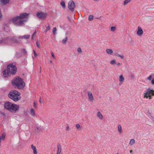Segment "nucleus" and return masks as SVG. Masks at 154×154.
Wrapping results in <instances>:
<instances>
[{
	"instance_id": "nucleus-26",
	"label": "nucleus",
	"mask_w": 154,
	"mask_h": 154,
	"mask_svg": "<svg viewBox=\"0 0 154 154\" xmlns=\"http://www.w3.org/2000/svg\"><path fill=\"white\" fill-rule=\"evenodd\" d=\"M131 0H125L124 1L123 5H125L127 4L128 3H129Z\"/></svg>"
},
{
	"instance_id": "nucleus-40",
	"label": "nucleus",
	"mask_w": 154,
	"mask_h": 154,
	"mask_svg": "<svg viewBox=\"0 0 154 154\" xmlns=\"http://www.w3.org/2000/svg\"><path fill=\"white\" fill-rule=\"evenodd\" d=\"M152 76L150 75L148 77V78H147V79L149 80H150L152 79Z\"/></svg>"
},
{
	"instance_id": "nucleus-46",
	"label": "nucleus",
	"mask_w": 154,
	"mask_h": 154,
	"mask_svg": "<svg viewBox=\"0 0 154 154\" xmlns=\"http://www.w3.org/2000/svg\"><path fill=\"white\" fill-rule=\"evenodd\" d=\"M151 96H152V95H149V96H148V97H149V99H151V98H151Z\"/></svg>"
},
{
	"instance_id": "nucleus-31",
	"label": "nucleus",
	"mask_w": 154,
	"mask_h": 154,
	"mask_svg": "<svg viewBox=\"0 0 154 154\" xmlns=\"http://www.w3.org/2000/svg\"><path fill=\"white\" fill-rule=\"evenodd\" d=\"M36 32L35 31L33 33L32 35V39H34L35 38V35L36 34Z\"/></svg>"
},
{
	"instance_id": "nucleus-23",
	"label": "nucleus",
	"mask_w": 154,
	"mask_h": 154,
	"mask_svg": "<svg viewBox=\"0 0 154 154\" xmlns=\"http://www.w3.org/2000/svg\"><path fill=\"white\" fill-rule=\"evenodd\" d=\"M30 112L32 116H34L35 115L34 110L33 109H31L30 110Z\"/></svg>"
},
{
	"instance_id": "nucleus-27",
	"label": "nucleus",
	"mask_w": 154,
	"mask_h": 154,
	"mask_svg": "<svg viewBox=\"0 0 154 154\" xmlns=\"http://www.w3.org/2000/svg\"><path fill=\"white\" fill-rule=\"evenodd\" d=\"M118 131L120 133H121L122 132V127L120 125H119L118 127Z\"/></svg>"
},
{
	"instance_id": "nucleus-17",
	"label": "nucleus",
	"mask_w": 154,
	"mask_h": 154,
	"mask_svg": "<svg viewBox=\"0 0 154 154\" xmlns=\"http://www.w3.org/2000/svg\"><path fill=\"white\" fill-rule=\"evenodd\" d=\"M97 116L100 119H103V116L102 114L100 112H98L97 113Z\"/></svg>"
},
{
	"instance_id": "nucleus-49",
	"label": "nucleus",
	"mask_w": 154,
	"mask_h": 154,
	"mask_svg": "<svg viewBox=\"0 0 154 154\" xmlns=\"http://www.w3.org/2000/svg\"><path fill=\"white\" fill-rule=\"evenodd\" d=\"M67 17H68V19H69V20H70V17L69 16H68Z\"/></svg>"
},
{
	"instance_id": "nucleus-13",
	"label": "nucleus",
	"mask_w": 154,
	"mask_h": 154,
	"mask_svg": "<svg viewBox=\"0 0 154 154\" xmlns=\"http://www.w3.org/2000/svg\"><path fill=\"white\" fill-rule=\"evenodd\" d=\"M88 94L89 99L91 101H92L94 99L93 97L91 92L88 91Z\"/></svg>"
},
{
	"instance_id": "nucleus-20",
	"label": "nucleus",
	"mask_w": 154,
	"mask_h": 154,
	"mask_svg": "<svg viewBox=\"0 0 154 154\" xmlns=\"http://www.w3.org/2000/svg\"><path fill=\"white\" fill-rule=\"evenodd\" d=\"M5 134L4 133H3L2 134V135L0 136V143H1V140H4L5 138Z\"/></svg>"
},
{
	"instance_id": "nucleus-29",
	"label": "nucleus",
	"mask_w": 154,
	"mask_h": 154,
	"mask_svg": "<svg viewBox=\"0 0 154 154\" xmlns=\"http://www.w3.org/2000/svg\"><path fill=\"white\" fill-rule=\"evenodd\" d=\"M115 55L119 57H120V58L121 59H124V56H122V55H121L119 54H115Z\"/></svg>"
},
{
	"instance_id": "nucleus-2",
	"label": "nucleus",
	"mask_w": 154,
	"mask_h": 154,
	"mask_svg": "<svg viewBox=\"0 0 154 154\" xmlns=\"http://www.w3.org/2000/svg\"><path fill=\"white\" fill-rule=\"evenodd\" d=\"M4 107L5 109L11 112H15L19 109V105L9 102L5 103Z\"/></svg>"
},
{
	"instance_id": "nucleus-22",
	"label": "nucleus",
	"mask_w": 154,
	"mask_h": 154,
	"mask_svg": "<svg viewBox=\"0 0 154 154\" xmlns=\"http://www.w3.org/2000/svg\"><path fill=\"white\" fill-rule=\"evenodd\" d=\"M135 143V141L134 139H131L130 142L129 144L131 146L133 145Z\"/></svg>"
},
{
	"instance_id": "nucleus-55",
	"label": "nucleus",
	"mask_w": 154,
	"mask_h": 154,
	"mask_svg": "<svg viewBox=\"0 0 154 154\" xmlns=\"http://www.w3.org/2000/svg\"><path fill=\"white\" fill-rule=\"evenodd\" d=\"M153 120V122H154V119H153V120Z\"/></svg>"
},
{
	"instance_id": "nucleus-8",
	"label": "nucleus",
	"mask_w": 154,
	"mask_h": 154,
	"mask_svg": "<svg viewBox=\"0 0 154 154\" xmlns=\"http://www.w3.org/2000/svg\"><path fill=\"white\" fill-rule=\"evenodd\" d=\"M37 17L41 19H45L47 16V14L41 12H38L36 14Z\"/></svg>"
},
{
	"instance_id": "nucleus-51",
	"label": "nucleus",
	"mask_w": 154,
	"mask_h": 154,
	"mask_svg": "<svg viewBox=\"0 0 154 154\" xmlns=\"http://www.w3.org/2000/svg\"><path fill=\"white\" fill-rule=\"evenodd\" d=\"M34 106H35V102L34 103Z\"/></svg>"
},
{
	"instance_id": "nucleus-19",
	"label": "nucleus",
	"mask_w": 154,
	"mask_h": 154,
	"mask_svg": "<svg viewBox=\"0 0 154 154\" xmlns=\"http://www.w3.org/2000/svg\"><path fill=\"white\" fill-rule=\"evenodd\" d=\"M106 51L107 53L111 55L113 53V51L110 49H107Z\"/></svg>"
},
{
	"instance_id": "nucleus-39",
	"label": "nucleus",
	"mask_w": 154,
	"mask_h": 154,
	"mask_svg": "<svg viewBox=\"0 0 154 154\" xmlns=\"http://www.w3.org/2000/svg\"><path fill=\"white\" fill-rule=\"evenodd\" d=\"M50 29V27L49 26H48L46 28V30L45 31V32H47V31H48Z\"/></svg>"
},
{
	"instance_id": "nucleus-15",
	"label": "nucleus",
	"mask_w": 154,
	"mask_h": 154,
	"mask_svg": "<svg viewBox=\"0 0 154 154\" xmlns=\"http://www.w3.org/2000/svg\"><path fill=\"white\" fill-rule=\"evenodd\" d=\"M58 151L57 154H60L61 151V146L60 144L57 145Z\"/></svg>"
},
{
	"instance_id": "nucleus-3",
	"label": "nucleus",
	"mask_w": 154,
	"mask_h": 154,
	"mask_svg": "<svg viewBox=\"0 0 154 154\" xmlns=\"http://www.w3.org/2000/svg\"><path fill=\"white\" fill-rule=\"evenodd\" d=\"M20 93L16 90H12L8 94V96L9 98L14 101H17L20 99Z\"/></svg>"
},
{
	"instance_id": "nucleus-16",
	"label": "nucleus",
	"mask_w": 154,
	"mask_h": 154,
	"mask_svg": "<svg viewBox=\"0 0 154 154\" xmlns=\"http://www.w3.org/2000/svg\"><path fill=\"white\" fill-rule=\"evenodd\" d=\"M31 148L33 150V154H38L35 146H34L33 145H32Z\"/></svg>"
},
{
	"instance_id": "nucleus-57",
	"label": "nucleus",
	"mask_w": 154,
	"mask_h": 154,
	"mask_svg": "<svg viewBox=\"0 0 154 154\" xmlns=\"http://www.w3.org/2000/svg\"><path fill=\"white\" fill-rule=\"evenodd\" d=\"M116 154H119V153H117Z\"/></svg>"
},
{
	"instance_id": "nucleus-54",
	"label": "nucleus",
	"mask_w": 154,
	"mask_h": 154,
	"mask_svg": "<svg viewBox=\"0 0 154 154\" xmlns=\"http://www.w3.org/2000/svg\"><path fill=\"white\" fill-rule=\"evenodd\" d=\"M41 71V67H40V72Z\"/></svg>"
},
{
	"instance_id": "nucleus-53",
	"label": "nucleus",
	"mask_w": 154,
	"mask_h": 154,
	"mask_svg": "<svg viewBox=\"0 0 154 154\" xmlns=\"http://www.w3.org/2000/svg\"><path fill=\"white\" fill-rule=\"evenodd\" d=\"M50 63H52V61L51 60H50Z\"/></svg>"
},
{
	"instance_id": "nucleus-35",
	"label": "nucleus",
	"mask_w": 154,
	"mask_h": 154,
	"mask_svg": "<svg viewBox=\"0 0 154 154\" xmlns=\"http://www.w3.org/2000/svg\"><path fill=\"white\" fill-rule=\"evenodd\" d=\"M77 51L78 53H82V51L81 48L79 47L77 49Z\"/></svg>"
},
{
	"instance_id": "nucleus-4",
	"label": "nucleus",
	"mask_w": 154,
	"mask_h": 154,
	"mask_svg": "<svg viewBox=\"0 0 154 154\" xmlns=\"http://www.w3.org/2000/svg\"><path fill=\"white\" fill-rule=\"evenodd\" d=\"M7 69L11 74L14 75L17 72V68L15 65L11 63L7 66Z\"/></svg>"
},
{
	"instance_id": "nucleus-50",
	"label": "nucleus",
	"mask_w": 154,
	"mask_h": 154,
	"mask_svg": "<svg viewBox=\"0 0 154 154\" xmlns=\"http://www.w3.org/2000/svg\"><path fill=\"white\" fill-rule=\"evenodd\" d=\"M132 150H130V153H132Z\"/></svg>"
},
{
	"instance_id": "nucleus-42",
	"label": "nucleus",
	"mask_w": 154,
	"mask_h": 154,
	"mask_svg": "<svg viewBox=\"0 0 154 154\" xmlns=\"http://www.w3.org/2000/svg\"><path fill=\"white\" fill-rule=\"evenodd\" d=\"M51 56H52L54 58H55V56H54V54H53V53L52 52H51Z\"/></svg>"
},
{
	"instance_id": "nucleus-32",
	"label": "nucleus",
	"mask_w": 154,
	"mask_h": 154,
	"mask_svg": "<svg viewBox=\"0 0 154 154\" xmlns=\"http://www.w3.org/2000/svg\"><path fill=\"white\" fill-rule=\"evenodd\" d=\"M57 31V29L56 27H54L53 29V34L55 35L56 33V32Z\"/></svg>"
},
{
	"instance_id": "nucleus-38",
	"label": "nucleus",
	"mask_w": 154,
	"mask_h": 154,
	"mask_svg": "<svg viewBox=\"0 0 154 154\" xmlns=\"http://www.w3.org/2000/svg\"><path fill=\"white\" fill-rule=\"evenodd\" d=\"M129 77L132 79H134V75L132 73L129 76Z\"/></svg>"
},
{
	"instance_id": "nucleus-47",
	"label": "nucleus",
	"mask_w": 154,
	"mask_h": 154,
	"mask_svg": "<svg viewBox=\"0 0 154 154\" xmlns=\"http://www.w3.org/2000/svg\"><path fill=\"white\" fill-rule=\"evenodd\" d=\"M66 129L69 131V127L68 126L66 127Z\"/></svg>"
},
{
	"instance_id": "nucleus-52",
	"label": "nucleus",
	"mask_w": 154,
	"mask_h": 154,
	"mask_svg": "<svg viewBox=\"0 0 154 154\" xmlns=\"http://www.w3.org/2000/svg\"><path fill=\"white\" fill-rule=\"evenodd\" d=\"M122 82H120L119 83V85H121V84H122Z\"/></svg>"
},
{
	"instance_id": "nucleus-12",
	"label": "nucleus",
	"mask_w": 154,
	"mask_h": 154,
	"mask_svg": "<svg viewBox=\"0 0 154 154\" xmlns=\"http://www.w3.org/2000/svg\"><path fill=\"white\" fill-rule=\"evenodd\" d=\"M3 76L5 77H8L9 75L11 74L7 69H5L3 72Z\"/></svg>"
},
{
	"instance_id": "nucleus-30",
	"label": "nucleus",
	"mask_w": 154,
	"mask_h": 154,
	"mask_svg": "<svg viewBox=\"0 0 154 154\" xmlns=\"http://www.w3.org/2000/svg\"><path fill=\"white\" fill-rule=\"evenodd\" d=\"M76 128L78 129V130H80L81 129V128L80 127V125L79 124H77L76 125Z\"/></svg>"
},
{
	"instance_id": "nucleus-24",
	"label": "nucleus",
	"mask_w": 154,
	"mask_h": 154,
	"mask_svg": "<svg viewBox=\"0 0 154 154\" xmlns=\"http://www.w3.org/2000/svg\"><path fill=\"white\" fill-rule=\"evenodd\" d=\"M60 4L63 8H65L66 5L64 1H62L60 2Z\"/></svg>"
},
{
	"instance_id": "nucleus-56",
	"label": "nucleus",
	"mask_w": 154,
	"mask_h": 154,
	"mask_svg": "<svg viewBox=\"0 0 154 154\" xmlns=\"http://www.w3.org/2000/svg\"><path fill=\"white\" fill-rule=\"evenodd\" d=\"M1 143H0V146H1Z\"/></svg>"
},
{
	"instance_id": "nucleus-43",
	"label": "nucleus",
	"mask_w": 154,
	"mask_h": 154,
	"mask_svg": "<svg viewBox=\"0 0 154 154\" xmlns=\"http://www.w3.org/2000/svg\"><path fill=\"white\" fill-rule=\"evenodd\" d=\"M39 102L40 103H43V102L42 100L41 97H40L39 100Z\"/></svg>"
},
{
	"instance_id": "nucleus-11",
	"label": "nucleus",
	"mask_w": 154,
	"mask_h": 154,
	"mask_svg": "<svg viewBox=\"0 0 154 154\" xmlns=\"http://www.w3.org/2000/svg\"><path fill=\"white\" fill-rule=\"evenodd\" d=\"M137 29V34L139 36H141L143 35V32L142 29L140 27L138 26Z\"/></svg>"
},
{
	"instance_id": "nucleus-28",
	"label": "nucleus",
	"mask_w": 154,
	"mask_h": 154,
	"mask_svg": "<svg viewBox=\"0 0 154 154\" xmlns=\"http://www.w3.org/2000/svg\"><path fill=\"white\" fill-rule=\"evenodd\" d=\"M94 17L92 15H90L88 17V20L90 21H92Z\"/></svg>"
},
{
	"instance_id": "nucleus-1",
	"label": "nucleus",
	"mask_w": 154,
	"mask_h": 154,
	"mask_svg": "<svg viewBox=\"0 0 154 154\" xmlns=\"http://www.w3.org/2000/svg\"><path fill=\"white\" fill-rule=\"evenodd\" d=\"M12 84L14 86H16L19 89H23L25 86V84L23 79L19 77H16L12 81Z\"/></svg>"
},
{
	"instance_id": "nucleus-36",
	"label": "nucleus",
	"mask_w": 154,
	"mask_h": 154,
	"mask_svg": "<svg viewBox=\"0 0 154 154\" xmlns=\"http://www.w3.org/2000/svg\"><path fill=\"white\" fill-rule=\"evenodd\" d=\"M36 45L37 46V47L38 48H40V46L39 45V42L38 41H37L36 42Z\"/></svg>"
},
{
	"instance_id": "nucleus-41",
	"label": "nucleus",
	"mask_w": 154,
	"mask_h": 154,
	"mask_svg": "<svg viewBox=\"0 0 154 154\" xmlns=\"http://www.w3.org/2000/svg\"><path fill=\"white\" fill-rule=\"evenodd\" d=\"M134 43L133 41L131 40L129 42V44L130 45H132Z\"/></svg>"
},
{
	"instance_id": "nucleus-33",
	"label": "nucleus",
	"mask_w": 154,
	"mask_h": 154,
	"mask_svg": "<svg viewBox=\"0 0 154 154\" xmlns=\"http://www.w3.org/2000/svg\"><path fill=\"white\" fill-rule=\"evenodd\" d=\"M116 30V27L115 26H112L111 28V31L114 32Z\"/></svg>"
},
{
	"instance_id": "nucleus-48",
	"label": "nucleus",
	"mask_w": 154,
	"mask_h": 154,
	"mask_svg": "<svg viewBox=\"0 0 154 154\" xmlns=\"http://www.w3.org/2000/svg\"><path fill=\"white\" fill-rule=\"evenodd\" d=\"M117 65L118 66H119L121 65V63H118L117 64Z\"/></svg>"
},
{
	"instance_id": "nucleus-14",
	"label": "nucleus",
	"mask_w": 154,
	"mask_h": 154,
	"mask_svg": "<svg viewBox=\"0 0 154 154\" xmlns=\"http://www.w3.org/2000/svg\"><path fill=\"white\" fill-rule=\"evenodd\" d=\"M30 36L29 35H24L23 36H19L18 37V38L19 39L22 38L27 39L30 38Z\"/></svg>"
},
{
	"instance_id": "nucleus-45",
	"label": "nucleus",
	"mask_w": 154,
	"mask_h": 154,
	"mask_svg": "<svg viewBox=\"0 0 154 154\" xmlns=\"http://www.w3.org/2000/svg\"><path fill=\"white\" fill-rule=\"evenodd\" d=\"M151 84H154V79H153L152 80Z\"/></svg>"
},
{
	"instance_id": "nucleus-21",
	"label": "nucleus",
	"mask_w": 154,
	"mask_h": 154,
	"mask_svg": "<svg viewBox=\"0 0 154 154\" xmlns=\"http://www.w3.org/2000/svg\"><path fill=\"white\" fill-rule=\"evenodd\" d=\"M124 78L122 75H121L119 77V81L120 82H122L124 81Z\"/></svg>"
},
{
	"instance_id": "nucleus-7",
	"label": "nucleus",
	"mask_w": 154,
	"mask_h": 154,
	"mask_svg": "<svg viewBox=\"0 0 154 154\" xmlns=\"http://www.w3.org/2000/svg\"><path fill=\"white\" fill-rule=\"evenodd\" d=\"M75 7V4L73 1L71 0L68 3V7L69 10L72 12L74 11Z\"/></svg>"
},
{
	"instance_id": "nucleus-25",
	"label": "nucleus",
	"mask_w": 154,
	"mask_h": 154,
	"mask_svg": "<svg viewBox=\"0 0 154 154\" xmlns=\"http://www.w3.org/2000/svg\"><path fill=\"white\" fill-rule=\"evenodd\" d=\"M67 40L68 38L67 37H66L65 39H63V40H62V42L63 44H66V42L67 41Z\"/></svg>"
},
{
	"instance_id": "nucleus-44",
	"label": "nucleus",
	"mask_w": 154,
	"mask_h": 154,
	"mask_svg": "<svg viewBox=\"0 0 154 154\" xmlns=\"http://www.w3.org/2000/svg\"><path fill=\"white\" fill-rule=\"evenodd\" d=\"M33 52H34V56L35 57H36V56H37V53H36V52H35V51L34 50H33Z\"/></svg>"
},
{
	"instance_id": "nucleus-34",
	"label": "nucleus",
	"mask_w": 154,
	"mask_h": 154,
	"mask_svg": "<svg viewBox=\"0 0 154 154\" xmlns=\"http://www.w3.org/2000/svg\"><path fill=\"white\" fill-rule=\"evenodd\" d=\"M116 61L115 60H111L110 62V64H111L112 65H113V64H115L116 63Z\"/></svg>"
},
{
	"instance_id": "nucleus-37",
	"label": "nucleus",
	"mask_w": 154,
	"mask_h": 154,
	"mask_svg": "<svg viewBox=\"0 0 154 154\" xmlns=\"http://www.w3.org/2000/svg\"><path fill=\"white\" fill-rule=\"evenodd\" d=\"M23 53L25 54L26 55L27 54V51H26V49H23L22 50Z\"/></svg>"
},
{
	"instance_id": "nucleus-5",
	"label": "nucleus",
	"mask_w": 154,
	"mask_h": 154,
	"mask_svg": "<svg viewBox=\"0 0 154 154\" xmlns=\"http://www.w3.org/2000/svg\"><path fill=\"white\" fill-rule=\"evenodd\" d=\"M13 23L15 25L19 26H21L23 24L24 20H20L19 16H17L14 18L12 20Z\"/></svg>"
},
{
	"instance_id": "nucleus-18",
	"label": "nucleus",
	"mask_w": 154,
	"mask_h": 154,
	"mask_svg": "<svg viewBox=\"0 0 154 154\" xmlns=\"http://www.w3.org/2000/svg\"><path fill=\"white\" fill-rule=\"evenodd\" d=\"M1 2L4 5H5L8 3L9 2V0H0Z\"/></svg>"
},
{
	"instance_id": "nucleus-10",
	"label": "nucleus",
	"mask_w": 154,
	"mask_h": 154,
	"mask_svg": "<svg viewBox=\"0 0 154 154\" xmlns=\"http://www.w3.org/2000/svg\"><path fill=\"white\" fill-rule=\"evenodd\" d=\"M11 40L12 42L17 45L20 44V42L18 41L16 37L14 36L11 38Z\"/></svg>"
},
{
	"instance_id": "nucleus-6",
	"label": "nucleus",
	"mask_w": 154,
	"mask_h": 154,
	"mask_svg": "<svg viewBox=\"0 0 154 154\" xmlns=\"http://www.w3.org/2000/svg\"><path fill=\"white\" fill-rule=\"evenodd\" d=\"M144 98H148L149 95H152V96H154V90H151L150 88L147 89L146 91L144 94Z\"/></svg>"
},
{
	"instance_id": "nucleus-9",
	"label": "nucleus",
	"mask_w": 154,
	"mask_h": 154,
	"mask_svg": "<svg viewBox=\"0 0 154 154\" xmlns=\"http://www.w3.org/2000/svg\"><path fill=\"white\" fill-rule=\"evenodd\" d=\"M28 15H29L28 14L25 13H23L20 14V15L18 16L19 17L20 19L21 20L23 19L27 18Z\"/></svg>"
}]
</instances>
